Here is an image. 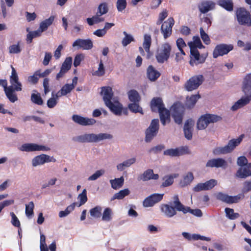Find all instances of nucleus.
<instances>
[{
  "label": "nucleus",
  "mask_w": 251,
  "mask_h": 251,
  "mask_svg": "<svg viewBox=\"0 0 251 251\" xmlns=\"http://www.w3.org/2000/svg\"><path fill=\"white\" fill-rule=\"evenodd\" d=\"M100 95L105 104L115 115H120L122 111V105L116 98L113 97V93L110 87H102Z\"/></svg>",
  "instance_id": "obj_1"
},
{
  "label": "nucleus",
  "mask_w": 251,
  "mask_h": 251,
  "mask_svg": "<svg viewBox=\"0 0 251 251\" xmlns=\"http://www.w3.org/2000/svg\"><path fill=\"white\" fill-rule=\"evenodd\" d=\"M151 107L152 111L159 112L161 123L163 126L170 123L171 120L170 112L164 107L161 98H153L151 102Z\"/></svg>",
  "instance_id": "obj_2"
},
{
  "label": "nucleus",
  "mask_w": 251,
  "mask_h": 251,
  "mask_svg": "<svg viewBox=\"0 0 251 251\" xmlns=\"http://www.w3.org/2000/svg\"><path fill=\"white\" fill-rule=\"evenodd\" d=\"M244 135H241L236 138L230 140L228 144L224 147H218L213 150V153L215 155L225 154L231 152L242 142Z\"/></svg>",
  "instance_id": "obj_3"
},
{
  "label": "nucleus",
  "mask_w": 251,
  "mask_h": 251,
  "mask_svg": "<svg viewBox=\"0 0 251 251\" xmlns=\"http://www.w3.org/2000/svg\"><path fill=\"white\" fill-rule=\"evenodd\" d=\"M11 67L12 72L9 79L10 83L9 88H10L12 92L11 96L12 95V97H11V99L9 98V100L11 102H14L18 100V97L15 92L21 91L22 90V84L19 81V77L16 70L12 66H11Z\"/></svg>",
  "instance_id": "obj_4"
},
{
  "label": "nucleus",
  "mask_w": 251,
  "mask_h": 251,
  "mask_svg": "<svg viewBox=\"0 0 251 251\" xmlns=\"http://www.w3.org/2000/svg\"><path fill=\"white\" fill-rule=\"evenodd\" d=\"M172 50L171 45L165 42L159 46L156 50L155 56L159 63H163L169 58Z\"/></svg>",
  "instance_id": "obj_5"
},
{
  "label": "nucleus",
  "mask_w": 251,
  "mask_h": 251,
  "mask_svg": "<svg viewBox=\"0 0 251 251\" xmlns=\"http://www.w3.org/2000/svg\"><path fill=\"white\" fill-rule=\"evenodd\" d=\"M221 120V118L215 115L204 114L201 116L198 120L197 128L199 130L205 129L208 125L216 123Z\"/></svg>",
  "instance_id": "obj_6"
},
{
  "label": "nucleus",
  "mask_w": 251,
  "mask_h": 251,
  "mask_svg": "<svg viewBox=\"0 0 251 251\" xmlns=\"http://www.w3.org/2000/svg\"><path fill=\"white\" fill-rule=\"evenodd\" d=\"M204 77L201 75H195L191 77L184 84V88L187 91L196 90L203 82Z\"/></svg>",
  "instance_id": "obj_7"
},
{
  "label": "nucleus",
  "mask_w": 251,
  "mask_h": 251,
  "mask_svg": "<svg viewBox=\"0 0 251 251\" xmlns=\"http://www.w3.org/2000/svg\"><path fill=\"white\" fill-rule=\"evenodd\" d=\"M236 19L238 23L243 25L251 26V17L250 13L244 8H239L236 11Z\"/></svg>",
  "instance_id": "obj_8"
},
{
  "label": "nucleus",
  "mask_w": 251,
  "mask_h": 251,
  "mask_svg": "<svg viewBox=\"0 0 251 251\" xmlns=\"http://www.w3.org/2000/svg\"><path fill=\"white\" fill-rule=\"evenodd\" d=\"M18 149L23 152L47 151L50 150V148L47 146L33 143L23 144Z\"/></svg>",
  "instance_id": "obj_9"
},
{
  "label": "nucleus",
  "mask_w": 251,
  "mask_h": 251,
  "mask_svg": "<svg viewBox=\"0 0 251 251\" xmlns=\"http://www.w3.org/2000/svg\"><path fill=\"white\" fill-rule=\"evenodd\" d=\"M233 49L231 44H221L217 45L213 51V57L216 58L219 56L227 54Z\"/></svg>",
  "instance_id": "obj_10"
},
{
  "label": "nucleus",
  "mask_w": 251,
  "mask_h": 251,
  "mask_svg": "<svg viewBox=\"0 0 251 251\" xmlns=\"http://www.w3.org/2000/svg\"><path fill=\"white\" fill-rule=\"evenodd\" d=\"M53 157H50L46 154H41L34 156L31 160V165L35 168L44 165L46 163L55 162Z\"/></svg>",
  "instance_id": "obj_11"
},
{
  "label": "nucleus",
  "mask_w": 251,
  "mask_h": 251,
  "mask_svg": "<svg viewBox=\"0 0 251 251\" xmlns=\"http://www.w3.org/2000/svg\"><path fill=\"white\" fill-rule=\"evenodd\" d=\"M159 129L158 119H153L146 131V141L150 142L158 132Z\"/></svg>",
  "instance_id": "obj_12"
},
{
  "label": "nucleus",
  "mask_w": 251,
  "mask_h": 251,
  "mask_svg": "<svg viewBox=\"0 0 251 251\" xmlns=\"http://www.w3.org/2000/svg\"><path fill=\"white\" fill-rule=\"evenodd\" d=\"M174 24L175 21L172 17L169 18L162 24L160 30L165 39L171 36L172 33V27Z\"/></svg>",
  "instance_id": "obj_13"
},
{
  "label": "nucleus",
  "mask_w": 251,
  "mask_h": 251,
  "mask_svg": "<svg viewBox=\"0 0 251 251\" xmlns=\"http://www.w3.org/2000/svg\"><path fill=\"white\" fill-rule=\"evenodd\" d=\"M245 95L244 96L242 97L233 104L230 108L231 111H236L250 103L251 101V92Z\"/></svg>",
  "instance_id": "obj_14"
},
{
  "label": "nucleus",
  "mask_w": 251,
  "mask_h": 251,
  "mask_svg": "<svg viewBox=\"0 0 251 251\" xmlns=\"http://www.w3.org/2000/svg\"><path fill=\"white\" fill-rule=\"evenodd\" d=\"M245 95L244 96L242 97L233 104L230 108L231 111H236L250 103L251 101V92Z\"/></svg>",
  "instance_id": "obj_15"
},
{
  "label": "nucleus",
  "mask_w": 251,
  "mask_h": 251,
  "mask_svg": "<svg viewBox=\"0 0 251 251\" xmlns=\"http://www.w3.org/2000/svg\"><path fill=\"white\" fill-rule=\"evenodd\" d=\"M189 64L191 66H197L204 62L206 57L201 55L197 49L190 50Z\"/></svg>",
  "instance_id": "obj_16"
},
{
  "label": "nucleus",
  "mask_w": 251,
  "mask_h": 251,
  "mask_svg": "<svg viewBox=\"0 0 251 251\" xmlns=\"http://www.w3.org/2000/svg\"><path fill=\"white\" fill-rule=\"evenodd\" d=\"M171 110L173 112L172 116L175 122L177 124H181L184 107L180 103H176L172 106Z\"/></svg>",
  "instance_id": "obj_17"
},
{
  "label": "nucleus",
  "mask_w": 251,
  "mask_h": 251,
  "mask_svg": "<svg viewBox=\"0 0 251 251\" xmlns=\"http://www.w3.org/2000/svg\"><path fill=\"white\" fill-rule=\"evenodd\" d=\"M73 47L79 50H89L93 48L92 41L90 39H77L73 44Z\"/></svg>",
  "instance_id": "obj_18"
},
{
  "label": "nucleus",
  "mask_w": 251,
  "mask_h": 251,
  "mask_svg": "<svg viewBox=\"0 0 251 251\" xmlns=\"http://www.w3.org/2000/svg\"><path fill=\"white\" fill-rule=\"evenodd\" d=\"M217 199L228 203L238 202L240 200L244 198L242 194H239L235 196H228L226 194L219 193L217 194Z\"/></svg>",
  "instance_id": "obj_19"
},
{
  "label": "nucleus",
  "mask_w": 251,
  "mask_h": 251,
  "mask_svg": "<svg viewBox=\"0 0 251 251\" xmlns=\"http://www.w3.org/2000/svg\"><path fill=\"white\" fill-rule=\"evenodd\" d=\"M190 151L187 147H181L175 149H170L164 151V154L172 157L179 156L189 154Z\"/></svg>",
  "instance_id": "obj_20"
},
{
  "label": "nucleus",
  "mask_w": 251,
  "mask_h": 251,
  "mask_svg": "<svg viewBox=\"0 0 251 251\" xmlns=\"http://www.w3.org/2000/svg\"><path fill=\"white\" fill-rule=\"evenodd\" d=\"M163 194H153L146 198L143 201V206L145 207H151L160 201L163 197Z\"/></svg>",
  "instance_id": "obj_21"
},
{
  "label": "nucleus",
  "mask_w": 251,
  "mask_h": 251,
  "mask_svg": "<svg viewBox=\"0 0 251 251\" xmlns=\"http://www.w3.org/2000/svg\"><path fill=\"white\" fill-rule=\"evenodd\" d=\"M217 181L216 180L211 179L204 183H200L197 184L193 188V190L195 192H199L201 191L208 190L213 188L217 185Z\"/></svg>",
  "instance_id": "obj_22"
},
{
  "label": "nucleus",
  "mask_w": 251,
  "mask_h": 251,
  "mask_svg": "<svg viewBox=\"0 0 251 251\" xmlns=\"http://www.w3.org/2000/svg\"><path fill=\"white\" fill-rule=\"evenodd\" d=\"M227 161L222 158H213L209 160L206 164L207 167L222 168L225 169L227 167Z\"/></svg>",
  "instance_id": "obj_23"
},
{
  "label": "nucleus",
  "mask_w": 251,
  "mask_h": 251,
  "mask_svg": "<svg viewBox=\"0 0 251 251\" xmlns=\"http://www.w3.org/2000/svg\"><path fill=\"white\" fill-rule=\"evenodd\" d=\"M72 120L75 123L83 126H92L96 123V121L93 118L83 117L78 115H74Z\"/></svg>",
  "instance_id": "obj_24"
},
{
  "label": "nucleus",
  "mask_w": 251,
  "mask_h": 251,
  "mask_svg": "<svg viewBox=\"0 0 251 251\" xmlns=\"http://www.w3.org/2000/svg\"><path fill=\"white\" fill-rule=\"evenodd\" d=\"M72 64V58L67 57L63 63L59 72L56 75V79H59L70 69Z\"/></svg>",
  "instance_id": "obj_25"
},
{
  "label": "nucleus",
  "mask_w": 251,
  "mask_h": 251,
  "mask_svg": "<svg viewBox=\"0 0 251 251\" xmlns=\"http://www.w3.org/2000/svg\"><path fill=\"white\" fill-rule=\"evenodd\" d=\"M159 178V175L153 173L151 169H148L138 176V180L143 181H148L151 179L157 180Z\"/></svg>",
  "instance_id": "obj_26"
},
{
  "label": "nucleus",
  "mask_w": 251,
  "mask_h": 251,
  "mask_svg": "<svg viewBox=\"0 0 251 251\" xmlns=\"http://www.w3.org/2000/svg\"><path fill=\"white\" fill-rule=\"evenodd\" d=\"M73 140L78 143L95 142L94 133L80 135L74 137Z\"/></svg>",
  "instance_id": "obj_27"
},
{
  "label": "nucleus",
  "mask_w": 251,
  "mask_h": 251,
  "mask_svg": "<svg viewBox=\"0 0 251 251\" xmlns=\"http://www.w3.org/2000/svg\"><path fill=\"white\" fill-rule=\"evenodd\" d=\"M242 90L245 94L251 92V73L246 75L243 78Z\"/></svg>",
  "instance_id": "obj_28"
},
{
  "label": "nucleus",
  "mask_w": 251,
  "mask_h": 251,
  "mask_svg": "<svg viewBox=\"0 0 251 251\" xmlns=\"http://www.w3.org/2000/svg\"><path fill=\"white\" fill-rule=\"evenodd\" d=\"M161 211L167 217L171 218L176 214V209L169 204H162L160 207Z\"/></svg>",
  "instance_id": "obj_29"
},
{
  "label": "nucleus",
  "mask_w": 251,
  "mask_h": 251,
  "mask_svg": "<svg viewBox=\"0 0 251 251\" xmlns=\"http://www.w3.org/2000/svg\"><path fill=\"white\" fill-rule=\"evenodd\" d=\"M251 175V164L240 167L236 173V176L240 178H245Z\"/></svg>",
  "instance_id": "obj_30"
},
{
  "label": "nucleus",
  "mask_w": 251,
  "mask_h": 251,
  "mask_svg": "<svg viewBox=\"0 0 251 251\" xmlns=\"http://www.w3.org/2000/svg\"><path fill=\"white\" fill-rule=\"evenodd\" d=\"M215 7V3L212 1H205L202 2L199 5V9L201 12L205 13L213 10Z\"/></svg>",
  "instance_id": "obj_31"
},
{
  "label": "nucleus",
  "mask_w": 251,
  "mask_h": 251,
  "mask_svg": "<svg viewBox=\"0 0 251 251\" xmlns=\"http://www.w3.org/2000/svg\"><path fill=\"white\" fill-rule=\"evenodd\" d=\"M172 204L177 211H181L183 214H186L188 210H189L188 206H185L180 202L177 195H176L173 197Z\"/></svg>",
  "instance_id": "obj_32"
},
{
  "label": "nucleus",
  "mask_w": 251,
  "mask_h": 251,
  "mask_svg": "<svg viewBox=\"0 0 251 251\" xmlns=\"http://www.w3.org/2000/svg\"><path fill=\"white\" fill-rule=\"evenodd\" d=\"M151 44V36L148 34H145L144 36V41L143 43V47L147 53V58H149L151 56L150 51V47Z\"/></svg>",
  "instance_id": "obj_33"
},
{
  "label": "nucleus",
  "mask_w": 251,
  "mask_h": 251,
  "mask_svg": "<svg viewBox=\"0 0 251 251\" xmlns=\"http://www.w3.org/2000/svg\"><path fill=\"white\" fill-rule=\"evenodd\" d=\"M147 74L148 78L151 81H155L160 75V73L151 65L148 67Z\"/></svg>",
  "instance_id": "obj_34"
},
{
  "label": "nucleus",
  "mask_w": 251,
  "mask_h": 251,
  "mask_svg": "<svg viewBox=\"0 0 251 251\" xmlns=\"http://www.w3.org/2000/svg\"><path fill=\"white\" fill-rule=\"evenodd\" d=\"M136 159L135 157H132L125 160L122 163H119L116 166L117 170L118 171L122 172L126 168L129 167L130 166L135 163Z\"/></svg>",
  "instance_id": "obj_35"
},
{
  "label": "nucleus",
  "mask_w": 251,
  "mask_h": 251,
  "mask_svg": "<svg viewBox=\"0 0 251 251\" xmlns=\"http://www.w3.org/2000/svg\"><path fill=\"white\" fill-rule=\"evenodd\" d=\"M194 179L193 174L190 172H187L184 175L182 179L180 180L179 185L181 187L189 185L192 182Z\"/></svg>",
  "instance_id": "obj_36"
},
{
  "label": "nucleus",
  "mask_w": 251,
  "mask_h": 251,
  "mask_svg": "<svg viewBox=\"0 0 251 251\" xmlns=\"http://www.w3.org/2000/svg\"><path fill=\"white\" fill-rule=\"evenodd\" d=\"M55 19L54 16H50L48 19H47L40 24L39 28L43 31H45L48 27L52 25Z\"/></svg>",
  "instance_id": "obj_37"
},
{
  "label": "nucleus",
  "mask_w": 251,
  "mask_h": 251,
  "mask_svg": "<svg viewBox=\"0 0 251 251\" xmlns=\"http://www.w3.org/2000/svg\"><path fill=\"white\" fill-rule=\"evenodd\" d=\"M188 45L190 50L197 49V48L202 49L204 48L202 45L200 38L199 36H194L193 38V41L188 43Z\"/></svg>",
  "instance_id": "obj_38"
},
{
  "label": "nucleus",
  "mask_w": 251,
  "mask_h": 251,
  "mask_svg": "<svg viewBox=\"0 0 251 251\" xmlns=\"http://www.w3.org/2000/svg\"><path fill=\"white\" fill-rule=\"evenodd\" d=\"M178 176V174H173L170 175L165 176L163 177V182L161 186L163 187H168L174 183V179Z\"/></svg>",
  "instance_id": "obj_39"
},
{
  "label": "nucleus",
  "mask_w": 251,
  "mask_h": 251,
  "mask_svg": "<svg viewBox=\"0 0 251 251\" xmlns=\"http://www.w3.org/2000/svg\"><path fill=\"white\" fill-rule=\"evenodd\" d=\"M109 182L113 189L117 190L123 186L124 183V178L122 176L119 178L110 180Z\"/></svg>",
  "instance_id": "obj_40"
},
{
  "label": "nucleus",
  "mask_w": 251,
  "mask_h": 251,
  "mask_svg": "<svg viewBox=\"0 0 251 251\" xmlns=\"http://www.w3.org/2000/svg\"><path fill=\"white\" fill-rule=\"evenodd\" d=\"M130 193V190L127 189H124L115 193L111 199V201L114 200H122L125 197L128 196Z\"/></svg>",
  "instance_id": "obj_41"
},
{
  "label": "nucleus",
  "mask_w": 251,
  "mask_h": 251,
  "mask_svg": "<svg viewBox=\"0 0 251 251\" xmlns=\"http://www.w3.org/2000/svg\"><path fill=\"white\" fill-rule=\"evenodd\" d=\"M86 21L89 25H93L95 24L103 22L104 19L101 17V15L98 14V13H96V15L92 16L91 18H88Z\"/></svg>",
  "instance_id": "obj_42"
},
{
  "label": "nucleus",
  "mask_w": 251,
  "mask_h": 251,
  "mask_svg": "<svg viewBox=\"0 0 251 251\" xmlns=\"http://www.w3.org/2000/svg\"><path fill=\"white\" fill-rule=\"evenodd\" d=\"M217 3L228 11H232L233 9V3L232 0H219Z\"/></svg>",
  "instance_id": "obj_43"
},
{
  "label": "nucleus",
  "mask_w": 251,
  "mask_h": 251,
  "mask_svg": "<svg viewBox=\"0 0 251 251\" xmlns=\"http://www.w3.org/2000/svg\"><path fill=\"white\" fill-rule=\"evenodd\" d=\"M113 211L110 208L107 207L104 209L101 215V219L103 221L108 222L112 220L113 218Z\"/></svg>",
  "instance_id": "obj_44"
},
{
  "label": "nucleus",
  "mask_w": 251,
  "mask_h": 251,
  "mask_svg": "<svg viewBox=\"0 0 251 251\" xmlns=\"http://www.w3.org/2000/svg\"><path fill=\"white\" fill-rule=\"evenodd\" d=\"M113 135L107 133H100L94 134L95 142H99L103 140H111L113 138Z\"/></svg>",
  "instance_id": "obj_45"
},
{
  "label": "nucleus",
  "mask_w": 251,
  "mask_h": 251,
  "mask_svg": "<svg viewBox=\"0 0 251 251\" xmlns=\"http://www.w3.org/2000/svg\"><path fill=\"white\" fill-rule=\"evenodd\" d=\"M200 97L199 95H193L190 97H187L185 103L186 106L188 108H191L195 104Z\"/></svg>",
  "instance_id": "obj_46"
},
{
  "label": "nucleus",
  "mask_w": 251,
  "mask_h": 251,
  "mask_svg": "<svg viewBox=\"0 0 251 251\" xmlns=\"http://www.w3.org/2000/svg\"><path fill=\"white\" fill-rule=\"evenodd\" d=\"M27 31L28 32V33L26 36V40L29 43L31 42L33 38L40 36L43 32L39 28L34 31H29L27 28Z\"/></svg>",
  "instance_id": "obj_47"
},
{
  "label": "nucleus",
  "mask_w": 251,
  "mask_h": 251,
  "mask_svg": "<svg viewBox=\"0 0 251 251\" xmlns=\"http://www.w3.org/2000/svg\"><path fill=\"white\" fill-rule=\"evenodd\" d=\"M109 11V7L108 3L103 2L100 3L98 8L97 13L100 15L106 14Z\"/></svg>",
  "instance_id": "obj_48"
},
{
  "label": "nucleus",
  "mask_w": 251,
  "mask_h": 251,
  "mask_svg": "<svg viewBox=\"0 0 251 251\" xmlns=\"http://www.w3.org/2000/svg\"><path fill=\"white\" fill-rule=\"evenodd\" d=\"M76 202H74L67 207L64 211H60L59 212V217L60 218L65 217L68 216L72 211H73L76 205Z\"/></svg>",
  "instance_id": "obj_49"
},
{
  "label": "nucleus",
  "mask_w": 251,
  "mask_h": 251,
  "mask_svg": "<svg viewBox=\"0 0 251 251\" xmlns=\"http://www.w3.org/2000/svg\"><path fill=\"white\" fill-rule=\"evenodd\" d=\"M77 200L79 203H76V206L80 207L84 204L87 201V191L85 189H83L82 193L79 194L77 196Z\"/></svg>",
  "instance_id": "obj_50"
},
{
  "label": "nucleus",
  "mask_w": 251,
  "mask_h": 251,
  "mask_svg": "<svg viewBox=\"0 0 251 251\" xmlns=\"http://www.w3.org/2000/svg\"><path fill=\"white\" fill-rule=\"evenodd\" d=\"M105 73V67L104 66V64L102 62V61L100 59L99 63V66L98 69L94 71L92 73L93 75L97 76H103Z\"/></svg>",
  "instance_id": "obj_51"
},
{
  "label": "nucleus",
  "mask_w": 251,
  "mask_h": 251,
  "mask_svg": "<svg viewBox=\"0 0 251 251\" xmlns=\"http://www.w3.org/2000/svg\"><path fill=\"white\" fill-rule=\"evenodd\" d=\"M60 97L58 96L57 93L54 94L53 92L51 94V97L47 101V105L50 108H53L57 103L58 98Z\"/></svg>",
  "instance_id": "obj_52"
},
{
  "label": "nucleus",
  "mask_w": 251,
  "mask_h": 251,
  "mask_svg": "<svg viewBox=\"0 0 251 251\" xmlns=\"http://www.w3.org/2000/svg\"><path fill=\"white\" fill-rule=\"evenodd\" d=\"M73 86H70L69 84H66L64 85L61 90L56 93L60 97L65 96L70 93L73 90Z\"/></svg>",
  "instance_id": "obj_53"
},
{
  "label": "nucleus",
  "mask_w": 251,
  "mask_h": 251,
  "mask_svg": "<svg viewBox=\"0 0 251 251\" xmlns=\"http://www.w3.org/2000/svg\"><path fill=\"white\" fill-rule=\"evenodd\" d=\"M123 34L125 37L122 41V44L124 47H126L132 42L134 41V38L132 35L128 34L126 31H124Z\"/></svg>",
  "instance_id": "obj_54"
},
{
  "label": "nucleus",
  "mask_w": 251,
  "mask_h": 251,
  "mask_svg": "<svg viewBox=\"0 0 251 251\" xmlns=\"http://www.w3.org/2000/svg\"><path fill=\"white\" fill-rule=\"evenodd\" d=\"M0 85H1L4 88V91L7 98L8 99L9 98L11 99V97H12V95L11 96L12 92L11 91L10 88H9V86L7 87V82L6 80L0 79Z\"/></svg>",
  "instance_id": "obj_55"
},
{
  "label": "nucleus",
  "mask_w": 251,
  "mask_h": 251,
  "mask_svg": "<svg viewBox=\"0 0 251 251\" xmlns=\"http://www.w3.org/2000/svg\"><path fill=\"white\" fill-rule=\"evenodd\" d=\"M34 207V204L32 201H30L25 205V215L29 219L32 218L33 216Z\"/></svg>",
  "instance_id": "obj_56"
},
{
  "label": "nucleus",
  "mask_w": 251,
  "mask_h": 251,
  "mask_svg": "<svg viewBox=\"0 0 251 251\" xmlns=\"http://www.w3.org/2000/svg\"><path fill=\"white\" fill-rule=\"evenodd\" d=\"M129 100L133 102H138L140 100V97L138 93L135 90H131L128 93Z\"/></svg>",
  "instance_id": "obj_57"
},
{
  "label": "nucleus",
  "mask_w": 251,
  "mask_h": 251,
  "mask_svg": "<svg viewBox=\"0 0 251 251\" xmlns=\"http://www.w3.org/2000/svg\"><path fill=\"white\" fill-rule=\"evenodd\" d=\"M21 50L22 49L19 42L15 44L11 45L8 48V51L11 54H18L20 53Z\"/></svg>",
  "instance_id": "obj_58"
},
{
  "label": "nucleus",
  "mask_w": 251,
  "mask_h": 251,
  "mask_svg": "<svg viewBox=\"0 0 251 251\" xmlns=\"http://www.w3.org/2000/svg\"><path fill=\"white\" fill-rule=\"evenodd\" d=\"M101 207L99 206H96L90 210V215L94 218H100L101 215Z\"/></svg>",
  "instance_id": "obj_59"
},
{
  "label": "nucleus",
  "mask_w": 251,
  "mask_h": 251,
  "mask_svg": "<svg viewBox=\"0 0 251 251\" xmlns=\"http://www.w3.org/2000/svg\"><path fill=\"white\" fill-rule=\"evenodd\" d=\"M31 100L32 102L38 105H42L43 103V100L39 93H32L31 96Z\"/></svg>",
  "instance_id": "obj_60"
},
{
  "label": "nucleus",
  "mask_w": 251,
  "mask_h": 251,
  "mask_svg": "<svg viewBox=\"0 0 251 251\" xmlns=\"http://www.w3.org/2000/svg\"><path fill=\"white\" fill-rule=\"evenodd\" d=\"M226 216L229 219L234 220L239 217V214L237 213H234L233 209L226 208L225 209Z\"/></svg>",
  "instance_id": "obj_61"
},
{
  "label": "nucleus",
  "mask_w": 251,
  "mask_h": 251,
  "mask_svg": "<svg viewBox=\"0 0 251 251\" xmlns=\"http://www.w3.org/2000/svg\"><path fill=\"white\" fill-rule=\"evenodd\" d=\"M128 108L131 111L133 112H138L141 113L142 114H143L142 108L139 106V105L136 102L129 104L128 105Z\"/></svg>",
  "instance_id": "obj_62"
},
{
  "label": "nucleus",
  "mask_w": 251,
  "mask_h": 251,
  "mask_svg": "<svg viewBox=\"0 0 251 251\" xmlns=\"http://www.w3.org/2000/svg\"><path fill=\"white\" fill-rule=\"evenodd\" d=\"M105 173V171L103 169H101L97 171L92 175L88 178L89 181H94L97 179L98 178L102 176Z\"/></svg>",
  "instance_id": "obj_63"
},
{
  "label": "nucleus",
  "mask_w": 251,
  "mask_h": 251,
  "mask_svg": "<svg viewBox=\"0 0 251 251\" xmlns=\"http://www.w3.org/2000/svg\"><path fill=\"white\" fill-rule=\"evenodd\" d=\"M127 5L126 0H117L116 7L119 12H122L124 10Z\"/></svg>",
  "instance_id": "obj_64"
}]
</instances>
